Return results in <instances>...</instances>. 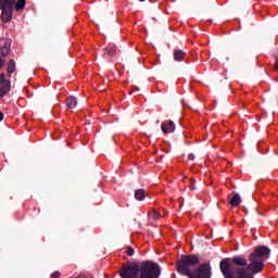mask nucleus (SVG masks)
<instances>
[{
	"label": "nucleus",
	"instance_id": "obj_15",
	"mask_svg": "<svg viewBox=\"0 0 278 278\" xmlns=\"http://www.w3.org/2000/svg\"><path fill=\"white\" fill-rule=\"evenodd\" d=\"M162 217V214L160 213V211L157 210H152L150 213H149V218H151L152 220H157L159 218Z\"/></svg>",
	"mask_w": 278,
	"mask_h": 278
},
{
	"label": "nucleus",
	"instance_id": "obj_18",
	"mask_svg": "<svg viewBox=\"0 0 278 278\" xmlns=\"http://www.w3.org/2000/svg\"><path fill=\"white\" fill-rule=\"evenodd\" d=\"M61 273L60 271H54L52 275H51V278H60L61 277Z\"/></svg>",
	"mask_w": 278,
	"mask_h": 278
},
{
	"label": "nucleus",
	"instance_id": "obj_19",
	"mask_svg": "<svg viewBox=\"0 0 278 278\" xmlns=\"http://www.w3.org/2000/svg\"><path fill=\"white\" fill-rule=\"evenodd\" d=\"M126 253H127V255H134V249L127 248Z\"/></svg>",
	"mask_w": 278,
	"mask_h": 278
},
{
	"label": "nucleus",
	"instance_id": "obj_13",
	"mask_svg": "<svg viewBox=\"0 0 278 278\" xmlns=\"http://www.w3.org/2000/svg\"><path fill=\"white\" fill-rule=\"evenodd\" d=\"M25 5H27V0H18L15 3L16 12H23V10H25Z\"/></svg>",
	"mask_w": 278,
	"mask_h": 278
},
{
	"label": "nucleus",
	"instance_id": "obj_20",
	"mask_svg": "<svg viewBox=\"0 0 278 278\" xmlns=\"http://www.w3.org/2000/svg\"><path fill=\"white\" fill-rule=\"evenodd\" d=\"M3 66H5V63L0 59V70L3 68Z\"/></svg>",
	"mask_w": 278,
	"mask_h": 278
},
{
	"label": "nucleus",
	"instance_id": "obj_7",
	"mask_svg": "<svg viewBox=\"0 0 278 278\" xmlns=\"http://www.w3.org/2000/svg\"><path fill=\"white\" fill-rule=\"evenodd\" d=\"M10 92V80L5 79V74H0V97H5Z\"/></svg>",
	"mask_w": 278,
	"mask_h": 278
},
{
	"label": "nucleus",
	"instance_id": "obj_24",
	"mask_svg": "<svg viewBox=\"0 0 278 278\" xmlns=\"http://www.w3.org/2000/svg\"><path fill=\"white\" fill-rule=\"evenodd\" d=\"M275 68H276V71H278V62L276 63Z\"/></svg>",
	"mask_w": 278,
	"mask_h": 278
},
{
	"label": "nucleus",
	"instance_id": "obj_5",
	"mask_svg": "<svg viewBox=\"0 0 278 278\" xmlns=\"http://www.w3.org/2000/svg\"><path fill=\"white\" fill-rule=\"evenodd\" d=\"M212 277V267L210 264H202L198 268L195 267L190 274L189 278H210Z\"/></svg>",
	"mask_w": 278,
	"mask_h": 278
},
{
	"label": "nucleus",
	"instance_id": "obj_16",
	"mask_svg": "<svg viewBox=\"0 0 278 278\" xmlns=\"http://www.w3.org/2000/svg\"><path fill=\"white\" fill-rule=\"evenodd\" d=\"M116 53V50L114 48H106L104 50V55H114Z\"/></svg>",
	"mask_w": 278,
	"mask_h": 278
},
{
	"label": "nucleus",
	"instance_id": "obj_2",
	"mask_svg": "<svg viewBox=\"0 0 278 278\" xmlns=\"http://www.w3.org/2000/svg\"><path fill=\"white\" fill-rule=\"evenodd\" d=\"M199 266V256L197 255H185L181 256L179 262L177 263V270L180 273V275H186L187 277H190L192 273H194V269Z\"/></svg>",
	"mask_w": 278,
	"mask_h": 278
},
{
	"label": "nucleus",
	"instance_id": "obj_11",
	"mask_svg": "<svg viewBox=\"0 0 278 278\" xmlns=\"http://www.w3.org/2000/svg\"><path fill=\"white\" fill-rule=\"evenodd\" d=\"M184 58H186V52H184L182 50L174 51V60L176 62H181Z\"/></svg>",
	"mask_w": 278,
	"mask_h": 278
},
{
	"label": "nucleus",
	"instance_id": "obj_6",
	"mask_svg": "<svg viewBox=\"0 0 278 278\" xmlns=\"http://www.w3.org/2000/svg\"><path fill=\"white\" fill-rule=\"evenodd\" d=\"M140 273V266L136 263H131L127 266H124L121 270V277L123 278H136Z\"/></svg>",
	"mask_w": 278,
	"mask_h": 278
},
{
	"label": "nucleus",
	"instance_id": "obj_25",
	"mask_svg": "<svg viewBox=\"0 0 278 278\" xmlns=\"http://www.w3.org/2000/svg\"><path fill=\"white\" fill-rule=\"evenodd\" d=\"M139 1H144V0H139Z\"/></svg>",
	"mask_w": 278,
	"mask_h": 278
},
{
	"label": "nucleus",
	"instance_id": "obj_10",
	"mask_svg": "<svg viewBox=\"0 0 278 278\" xmlns=\"http://www.w3.org/2000/svg\"><path fill=\"white\" fill-rule=\"evenodd\" d=\"M242 202L240 194L236 193L232 199H230V205L231 207H238L240 203Z\"/></svg>",
	"mask_w": 278,
	"mask_h": 278
},
{
	"label": "nucleus",
	"instance_id": "obj_23",
	"mask_svg": "<svg viewBox=\"0 0 278 278\" xmlns=\"http://www.w3.org/2000/svg\"><path fill=\"white\" fill-rule=\"evenodd\" d=\"M3 121V113L0 112V122Z\"/></svg>",
	"mask_w": 278,
	"mask_h": 278
},
{
	"label": "nucleus",
	"instance_id": "obj_12",
	"mask_svg": "<svg viewBox=\"0 0 278 278\" xmlns=\"http://www.w3.org/2000/svg\"><path fill=\"white\" fill-rule=\"evenodd\" d=\"M147 197V193L144 192L143 189H138L136 192H135V199L137 201H144Z\"/></svg>",
	"mask_w": 278,
	"mask_h": 278
},
{
	"label": "nucleus",
	"instance_id": "obj_22",
	"mask_svg": "<svg viewBox=\"0 0 278 278\" xmlns=\"http://www.w3.org/2000/svg\"><path fill=\"white\" fill-rule=\"evenodd\" d=\"M189 160H194V154H189Z\"/></svg>",
	"mask_w": 278,
	"mask_h": 278
},
{
	"label": "nucleus",
	"instance_id": "obj_4",
	"mask_svg": "<svg viewBox=\"0 0 278 278\" xmlns=\"http://www.w3.org/2000/svg\"><path fill=\"white\" fill-rule=\"evenodd\" d=\"M16 0H0V10L2 11V21L9 23L12 21V10H14Z\"/></svg>",
	"mask_w": 278,
	"mask_h": 278
},
{
	"label": "nucleus",
	"instance_id": "obj_3",
	"mask_svg": "<svg viewBox=\"0 0 278 278\" xmlns=\"http://www.w3.org/2000/svg\"><path fill=\"white\" fill-rule=\"evenodd\" d=\"M141 278H159L161 275L160 265L153 262H146L140 268Z\"/></svg>",
	"mask_w": 278,
	"mask_h": 278
},
{
	"label": "nucleus",
	"instance_id": "obj_14",
	"mask_svg": "<svg viewBox=\"0 0 278 278\" xmlns=\"http://www.w3.org/2000/svg\"><path fill=\"white\" fill-rule=\"evenodd\" d=\"M66 105H67V108H70V109H73V108H77V98H75V97H70V98H67V100H66Z\"/></svg>",
	"mask_w": 278,
	"mask_h": 278
},
{
	"label": "nucleus",
	"instance_id": "obj_9",
	"mask_svg": "<svg viewBox=\"0 0 278 278\" xmlns=\"http://www.w3.org/2000/svg\"><path fill=\"white\" fill-rule=\"evenodd\" d=\"M14 71H16V62H14V60H10L7 65L8 77H12V73H14Z\"/></svg>",
	"mask_w": 278,
	"mask_h": 278
},
{
	"label": "nucleus",
	"instance_id": "obj_1",
	"mask_svg": "<svg viewBox=\"0 0 278 278\" xmlns=\"http://www.w3.org/2000/svg\"><path fill=\"white\" fill-rule=\"evenodd\" d=\"M270 257V249L258 245L249 256L247 264L244 256H236L232 260L225 258L220 262V270L225 278H254L264 270V262Z\"/></svg>",
	"mask_w": 278,
	"mask_h": 278
},
{
	"label": "nucleus",
	"instance_id": "obj_21",
	"mask_svg": "<svg viewBox=\"0 0 278 278\" xmlns=\"http://www.w3.org/2000/svg\"><path fill=\"white\" fill-rule=\"evenodd\" d=\"M190 190H194V182L193 181H191Z\"/></svg>",
	"mask_w": 278,
	"mask_h": 278
},
{
	"label": "nucleus",
	"instance_id": "obj_8",
	"mask_svg": "<svg viewBox=\"0 0 278 278\" xmlns=\"http://www.w3.org/2000/svg\"><path fill=\"white\" fill-rule=\"evenodd\" d=\"M161 129H162L163 134H173V131H175V122H173V121L164 122L161 125Z\"/></svg>",
	"mask_w": 278,
	"mask_h": 278
},
{
	"label": "nucleus",
	"instance_id": "obj_17",
	"mask_svg": "<svg viewBox=\"0 0 278 278\" xmlns=\"http://www.w3.org/2000/svg\"><path fill=\"white\" fill-rule=\"evenodd\" d=\"M0 53L2 55H8V53H10V46H4L0 49Z\"/></svg>",
	"mask_w": 278,
	"mask_h": 278
}]
</instances>
